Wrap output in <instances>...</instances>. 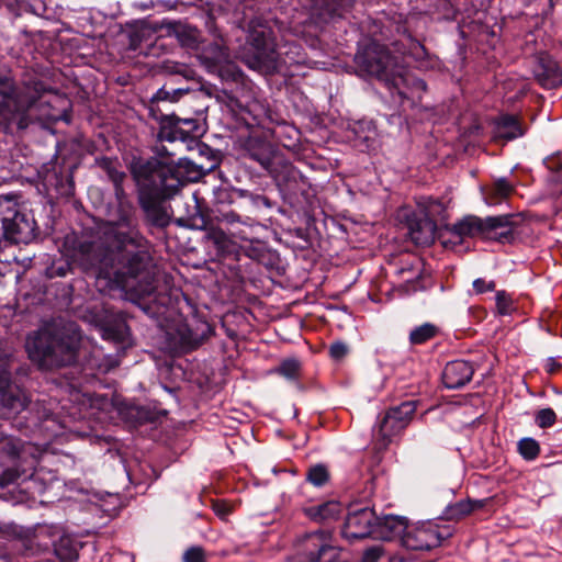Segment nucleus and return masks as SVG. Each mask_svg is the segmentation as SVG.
Here are the masks:
<instances>
[{
	"mask_svg": "<svg viewBox=\"0 0 562 562\" xmlns=\"http://www.w3.org/2000/svg\"><path fill=\"white\" fill-rule=\"evenodd\" d=\"M151 244L138 231H117L106 226L93 234H66L61 250L83 272L108 279L116 288L137 299L138 306L151 318H167L173 311L178 289L156 292V266Z\"/></svg>",
	"mask_w": 562,
	"mask_h": 562,
	"instance_id": "obj_1",
	"label": "nucleus"
},
{
	"mask_svg": "<svg viewBox=\"0 0 562 562\" xmlns=\"http://www.w3.org/2000/svg\"><path fill=\"white\" fill-rule=\"evenodd\" d=\"M130 172L146 220L155 227H167L170 214L164 202L173 199L183 188L181 170L156 158L137 157L131 161Z\"/></svg>",
	"mask_w": 562,
	"mask_h": 562,
	"instance_id": "obj_2",
	"label": "nucleus"
},
{
	"mask_svg": "<svg viewBox=\"0 0 562 562\" xmlns=\"http://www.w3.org/2000/svg\"><path fill=\"white\" fill-rule=\"evenodd\" d=\"M47 93L59 98L34 71H24L16 80L11 69L0 67V130L8 134L26 130L36 121L33 109Z\"/></svg>",
	"mask_w": 562,
	"mask_h": 562,
	"instance_id": "obj_3",
	"label": "nucleus"
},
{
	"mask_svg": "<svg viewBox=\"0 0 562 562\" xmlns=\"http://www.w3.org/2000/svg\"><path fill=\"white\" fill-rule=\"evenodd\" d=\"M355 63L362 72L383 81L403 100L420 99V94L426 91V82L411 76L402 58L392 55L385 45L375 41H371L357 52Z\"/></svg>",
	"mask_w": 562,
	"mask_h": 562,
	"instance_id": "obj_4",
	"label": "nucleus"
},
{
	"mask_svg": "<svg viewBox=\"0 0 562 562\" xmlns=\"http://www.w3.org/2000/svg\"><path fill=\"white\" fill-rule=\"evenodd\" d=\"M67 331L47 327L29 337L26 349L30 358L45 369L65 367L75 362L78 341L76 325L69 323Z\"/></svg>",
	"mask_w": 562,
	"mask_h": 562,
	"instance_id": "obj_5",
	"label": "nucleus"
},
{
	"mask_svg": "<svg viewBox=\"0 0 562 562\" xmlns=\"http://www.w3.org/2000/svg\"><path fill=\"white\" fill-rule=\"evenodd\" d=\"M241 157L259 164L277 180L288 181L295 178L297 170L289 162L280 150L269 140L259 135H249L240 143Z\"/></svg>",
	"mask_w": 562,
	"mask_h": 562,
	"instance_id": "obj_6",
	"label": "nucleus"
},
{
	"mask_svg": "<svg viewBox=\"0 0 562 562\" xmlns=\"http://www.w3.org/2000/svg\"><path fill=\"white\" fill-rule=\"evenodd\" d=\"M49 548H53L59 562H74L79 555L75 540L55 526H41L32 537L20 540L16 544V550L26 557L47 551Z\"/></svg>",
	"mask_w": 562,
	"mask_h": 562,
	"instance_id": "obj_7",
	"label": "nucleus"
},
{
	"mask_svg": "<svg viewBox=\"0 0 562 562\" xmlns=\"http://www.w3.org/2000/svg\"><path fill=\"white\" fill-rule=\"evenodd\" d=\"M248 41L254 48V66L274 68L278 60L272 30L259 18L249 22Z\"/></svg>",
	"mask_w": 562,
	"mask_h": 562,
	"instance_id": "obj_8",
	"label": "nucleus"
},
{
	"mask_svg": "<svg viewBox=\"0 0 562 562\" xmlns=\"http://www.w3.org/2000/svg\"><path fill=\"white\" fill-rule=\"evenodd\" d=\"M1 235L14 244H27L35 236L34 217L15 204L1 210Z\"/></svg>",
	"mask_w": 562,
	"mask_h": 562,
	"instance_id": "obj_9",
	"label": "nucleus"
},
{
	"mask_svg": "<svg viewBox=\"0 0 562 562\" xmlns=\"http://www.w3.org/2000/svg\"><path fill=\"white\" fill-rule=\"evenodd\" d=\"M505 220L503 217H486L482 220L474 215H467L452 225H445L443 231L449 235L446 243L461 244L467 238H476L491 236L488 232L495 226H502Z\"/></svg>",
	"mask_w": 562,
	"mask_h": 562,
	"instance_id": "obj_10",
	"label": "nucleus"
},
{
	"mask_svg": "<svg viewBox=\"0 0 562 562\" xmlns=\"http://www.w3.org/2000/svg\"><path fill=\"white\" fill-rule=\"evenodd\" d=\"M302 562H324L328 558L339 557L340 550L334 544L333 533L328 530H316L306 533L300 548Z\"/></svg>",
	"mask_w": 562,
	"mask_h": 562,
	"instance_id": "obj_11",
	"label": "nucleus"
},
{
	"mask_svg": "<svg viewBox=\"0 0 562 562\" xmlns=\"http://www.w3.org/2000/svg\"><path fill=\"white\" fill-rule=\"evenodd\" d=\"M447 536L438 525L424 522L417 526H407L402 536V544L408 550L429 551L439 547Z\"/></svg>",
	"mask_w": 562,
	"mask_h": 562,
	"instance_id": "obj_12",
	"label": "nucleus"
},
{
	"mask_svg": "<svg viewBox=\"0 0 562 562\" xmlns=\"http://www.w3.org/2000/svg\"><path fill=\"white\" fill-rule=\"evenodd\" d=\"M417 408L416 401H405L390 407L379 423V435L390 441L392 437L403 431L412 422Z\"/></svg>",
	"mask_w": 562,
	"mask_h": 562,
	"instance_id": "obj_13",
	"label": "nucleus"
},
{
	"mask_svg": "<svg viewBox=\"0 0 562 562\" xmlns=\"http://www.w3.org/2000/svg\"><path fill=\"white\" fill-rule=\"evenodd\" d=\"M375 513L369 507L350 510L341 530L342 537L353 541L374 536Z\"/></svg>",
	"mask_w": 562,
	"mask_h": 562,
	"instance_id": "obj_14",
	"label": "nucleus"
},
{
	"mask_svg": "<svg viewBox=\"0 0 562 562\" xmlns=\"http://www.w3.org/2000/svg\"><path fill=\"white\" fill-rule=\"evenodd\" d=\"M237 192L228 188H217L213 199V220L218 223L233 225L235 223L247 224L249 217H243L237 210L231 209L236 202Z\"/></svg>",
	"mask_w": 562,
	"mask_h": 562,
	"instance_id": "obj_15",
	"label": "nucleus"
},
{
	"mask_svg": "<svg viewBox=\"0 0 562 562\" xmlns=\"http://www.w3.org/2000/svg\"><path fill=\"white\" fill-rule=\"evenodd\" d=\"M532 74L537 83L543 89H557L562 86V68L546 53L536 56Z\"/></svg>",
	"mask_w": 562,
	"mask_h": 562,
	"instance_id": "obj_16",
	"label": "nucleus"
},
{
	"mask_svg": "<svg viewBox=\"0 0 562 562\" xmlns=\"http://www.w3.org/2000/svg\"><path fill=\"white\" fill-rule=\"evenodd\" d=\"M10 372L0 369V405L9 413H19L26 408L27 397L23 391L11 385Z\"/></svg>",
	"mask_w": 562,
	"mask_h": 562,
	"instance_id": "obj_17",
	"label": "nucleus"
},
{
	"mask_svg": "<svg viewBox=\"0 0 562 562\" xmlns=\"http://www.w3.org/2000/svg\"><path fill=\"white\" fill-rule=\"evenodd\" d=\"M474 366L465 360L448 362L442 371V383L447 389L457 390L468 384L474 374Z\"/></svg>",
	"mask_w": 562,
	"mask_h": 562,
	"instance_id": "obj_18",
	"label": "nucleus"
},
{
	"mask_svg": "<svg viewBox=\"0 0 562 562\" xmlns=\"http://www.w3.org/2000/svg\"><path fill=\"white\" fill-rule=\"evenodd\" d=\"M201 221V228L205 231L204 239L214 248L217 257L223 258L237 252V244L222 228L215 226L213 220Z\"/></svg>",
	"mask_w": 562,
	"mask_h": 562,
	"instance_id": "obj_19",
	"label": "nucleus"
},
{
	"mask_svg": "<svg viewBox=\"0 0 562 562\" xmlns=\"http://www.w3.org/2000/svg\"><path fill=\"white\" fill-rule=\"evenodd\" d=\"M407 520L405 517L385 515L383 517L375 516L374 536L375 539L391 541L396 537H401L407 529Z\"/></svg>",
	"mask_w": 562,
	"mask_h": 562,
	"instance_id": "obj_20",
	"label": "nucleus"
},
{
	"mask_svg": "<svg viewBox=\"0 0 562 562\" xmlns=\"http://www.w3.org/2000/svg\"><path fill=\"white\" fill-rule=\"evenodd\" d=\"M153 151L156 154L155 158L157 160L169 162L181 170V175L184 179V184L188 181H198L204 175V170L201 167H196L191 161H184V162H180V164L176 165L172 160L173 153H171L164 145V143H160L158 139H157V143L155 144V146L153 147Z\"/></svg>",
	"mask_w": 562,
	"mask_h": 562,
	"instance_id": "obj_21",
	"label": "nucleus"
},
{
	"mask_svg": "<svg viewBox=\"0 0 562 562\" xmlns=\"http://www.w3.org/2000/svg\"><path fill=\"white\" fill-rule=\"evenodd\" d=\"M494 138L506 142L521 137L525 130L518 117L510 114H502L494 122Z\"/></svg>",
	"mask_w": 562,
	"mask_h": 562,
	"instance_id": "obj_22",
	"label": "nucleus"
},
{
	"mask_svg": "<svg viewBox=\"0 0 562 562\" xmlns=\"http://www.w3.org/2000/svg\"><path fill=\"white\" fill-rule=\"evenodd\" d=\"M411 239L416 245H429L435 240L438 224L432 220L420 216L409 221L408 224Z\"/></svg>",
	"mask_w": 562,
	"mask_h": 562,
	"instance_id": "obj_23",
	"label": "nucleus"
},
{
	"mask_svg": "<svg viewBox=\"0 0 562 562\" xmlns=\"http://www.w3.org/2000/svg\"><path fill=\"white\" fill-rule=\"evenodd\" d=\"M154 116L159 121L157 138L160 143H173L176 140L187 142L179 123V116L176 114L161 115L160 117Z\"/></svg>",
	"mask_w": 562,
	"mask_h": 562,
	"instance_id": "obj_24",
	"label": "nucleus"
},
{
	"mask_svg": "<svg viewBox=\"0 0 562 562\" xmlns=\"http://www.w3.org/2000/svg\"><path fill=\"white\" fill-rule=\"evenodd\" d=\"M304 515L315 522H325L336 519L341 513V505L336 501L303 507Z\"/></svg>",
	"mask_w": 562,
	"mask_h": 562,
	"instance_id": "obj_25",
	"label": "nucleus"
},
{
	"mask_svg": "<svg viewBox=\"0 0 562 562\" xmlns=\"http://www.w3.org/2000/svg\"><path fill=\"white\" fill-rule=\"evenodd\" d=\"M484 506L483 501L461 499L454 504L449 505L445 510V516L449 520H460L477 508Z\"/></svg>",
	"mask_w": 562,
	"mask_h": 562,
	"instance_id": "obj_26",
	"label": "nucleus"
},
{
	"mask_svg": "<svg viewBox=\"0 0 562 562\" xmlns=\"http://www.w3.org/2000/svg\"><path fill=\"white\" fill-rule=\"evenodd\" d=\"M95 165L106 173L112 183L125 181L126 173L121 169V164L116 158L98 157L95 158Z\"/></svg>",
	"mask_w": 562,
	"mask_h": 562,
	"instance_id": "obj_27",
	"label": "nucleus"
},
{
	"mask_svg": "<svg viewBox=\"0 0 562 562\" xmlns=\"http://www.w3.org/2000/svg\"><path fill=\"white\" fill-rule=\"evenodd\" d=\"M440 334V328L432 323H424L414 327L408 336L411 345H424Z\"/></svg>",
	"mask_w": 562,
	"mask_h": 562,
	"instance_id": "obj_28",
	"label": "nucleus"
},
{
	"mask_svg": "<svg viewBox=\"0 0 562 562\" xmlns=\"http://www.w3.org/2000/svg\"><path fill=\"white\" fill-rule=\"evenodd\" d=\"M418 205L422 209L424 218L432 220L436 224L446 216V207L437 199L425 198Z\"/></svg>",
	"mask_w": 562,
	"mask_h": 562,
	"instance_id": "obj_29",
	"label": "nucleus"
},
{
	"mask_svg": "<svg viewBox=\"0 0 562 562\" xmlns=\"http://www.w3.org/2000/svg\"><path fill=\"white\" fill-rule=\"evenodd\" d=\"M200 58L207 67H216L226 60L227 53L223 46L212 43L203 49Z\"/></svg>",
	"mask_w": 562,
	"mask_h": 562,
	"instance_id": "obj_30",
	"label": "nucleus"
},
{
	"mask_svg": "<svg viewBox=\"0 0 562 562\" xmlns=\"http://www.w3.org/2000/svg\"><path fill=\"white\" fill-rule=\"evenodd\" d=\"M273 371L288 380H297L301 376L302 363L296 358H286Z\"/></svg>",
	"mask_w": 562,
	"mask_h": 562,
	"instance_id": "obj_31",
	"label": "nucleus"
},
{
	"mask_svg": "<svg viewBox=\"0 0 562 562\" xmlns=\"http://www.w3.org/2000/svg\"><path fill=\"white\" fill-rule=\"evenodd\" d=\"M179 123L187 140L199 138L205 133V126L200 119L179 117Z\"/></svg>",
	"mask_w": 562,
	"mask_h": 562,
	"instance_id": "obj_32",
	"label": "nucleus"
},
{
	"mask_svg": "<svg viewBox=\"0 0 562 562\" xmlns=\"http://www.w3.org/2000/svg\"><path fill=\"white\" fill-rule=\"evenodd\" d=\"M499 217H503L505 222L502 226H495L491 228V232L488 234L491 236L484 237V239H491V240H497L499 243H510L514 239V231L510 227V216L509 215H501Z\"/></svg>",
	"mask_w": 562,
	"mask_h": 562,
	"instance_id": "obj_33",
	"label": "nucleus"
},
{
	"mask_svg": "<svg viewBox=\"0 0 562 562\" xmlns=\"http://www.w3.org/2000/svg\"><path fill=\"white\" fill-rule=\"evenodd\" d=\"M329 480V472L326 465L315 464L311 467L306 472V481L314 486L322 487Z\"/></svg>",
	"mask_w": 562,
	"mask_h": 562,
	"instance_id": "obj_34",
	"label": "nucleus"
},
{
	"mask_svg": "<svg viewBox=\"0 0 562 562\" xmlns=\"http://www.w3.org/2000/svg\"><path fill=\"white\" fill-rule=\"evenodd\" d=\"M514 192V187L506 178L497 179L491 189V199L493 203L507 199Z\"/></svg>",
	"mask_w": 562,
	"mask_h": 562,
	"instance_id": "obj_35",
	"label": "nucleus"
},
{
	"mask_svg": "<svg viewBox=\"0 0 562 562\" xmlns=\"http://www.w3.org/2000/svg\"><path fill=\"white\" fill-rule=\"evenodd\" d=\"M518 451L525 460H535L540 452V446L533 438H522L518 441Z\"/></svg>",
	"mask_w": 562,
	"mask_h": 562,
	"instance_id": "obj_36",
	"label": "nucleus"
},
{
	"mask_svg": "<svg viewBox=\"0 0 562 562\" xmlns=\"http://www.w3.org/2000/svg\"><path fill=\"white\" fill-rule=\"evenodd\" d=\"M496 310L499 315H510L515 310L514 301L506 291L501 290L495 294Z\"/></svg>",
	"mask_w": 562,
	"mask_h": 562,
	"instance_id": "obj_37",
	"label": "nucleus"
},
{
	"mask_svg": "<svg viewBox=\"0 0 562 562\" xmlns=\"http://www.w3.org/2000/svg\"><path fill=\"white\" fill-rule=\"evenodd\" d=\"M544 165L551 172V180L562 182V154H554L544 160Z\"/></svg>",
	"mask_w": 562,
	"mask_h": 562,
	"instance_id": "obj_38",
	"label": "nucleus"
},
{
	"mask_svg": "<svg viewBox=\"0 0 562 562\" xmlns=\"http://www.w3.org/2000/svg\"><path fill=\"white\" fill-rule=\"evenodd\" d=\"M557 414L552 408H542L535 415V423L540 428H548L555 424Z\"/></svg>",
	"mask_w": 562,
	"mask_h": 562,
	"instance_id": "obj_39",
	"label": "nucleus"
},
{
	"mask_svg": "<svg viewBox=\"0 0 562 562\" xmlns=\"http://www.w3.org/2000/svg\"><path fill=\"white\" fill-rule=\"evenodd\" d=\"M183 562H207L205 550L201 546L188 548L182 555Z\"/></svg>",
	"mask_w": 562,
	"mask_h": 562,
	"instance_id": "obj_40",
	"label": "nucleus"
},
{
	"mask_svg": "<svg viewBox=\"0 0 562 562\" xmlns=\"http://www.w3.org/2000/svg\"><path fill=\"white\" fill-rule=\"evenodd\" d=\"M179 94H181V91L179 90H173L172 92H170L166 90L165 87L160 88L150 99V111L154 112V105L159 103L160 101H177Z\"/></svg>",
	"mask_w": 562,
	"mask_h": 562,
	"instance_id": "obj_41",
	"label": "nucleus"
},
{
	"mask_svg": "<svg viewBox=\"0 0 562 562\" xmlns=\"http://www.w3.org/2000/svg\"><path fill=\"white\" fill-rule=\"evenodd\" d=\"M407 40L409 41L408 50L402 52V55L409 54L415 58H420L425 55V47L417 40L413 38L412 35H407Z\"/></svg>",
	"mask_w": 562,
	"mask_h": 562,
	"instance_id": "obj_42",
	"label": "nucleus"
},
{
	"mask_svg": "<svg viewBox=\"0 0 562 562\" xmlns=\"http://www.w3.org/2000/svg\"><path fill=\"white\" fill-rule=\"evenodd\" d=\"M496 286L495 281H486L485 279L479 278L473 281V290L476 294L494 291Z\"/></svg>",
	"mask_w": 562,
	"mask_h": 562,
	"instance_id": "obj_43",
	"label": "nucleus"
},
{
	"mask_svg": "<svg viewBox=\"0 0 562 562\" xmlns=\"http://www.w3.org/2000/svg\"><path fill=\"white\" fill-rule=\"evenodd\" d=\"M348 353V347L345 342L336 341L329 347V356L334 360H341Z\"/></svg>",
	"mask_w": 562,
	"mask_h": 562,
	"instance_id": "obj_44",
	"label": "nucleus"
},
{
	"mask_svg": "<svg viewBox=\"0 0 562 562\" xmlns=\"http://www.w3.org/2000/svg\"><path fill=\"white\" fill-rule=\"evenodd\" d=\"M20 472L14 468L5 469L0 475V485L8 486L20 477Z\"/></svg>",
	"mask_w": 562,
	"mask_h": 562,
	"instance_id": "obj_45",
	"label": "nucleus"
},
{
	"mask_svg": "<svg viewBox=\"0 0 562 562\" xmlns=\"http://www.w3.org/2000/svg\"><path fill=\"white\" fill-rule=\"evenodd\" d=\"M383 554V549L380 546H373L364 550L362 554V562H378Z\"/></svg>",
	"mask_w": 562,
	"mask_h": 562,
	"instance_id": "obj_46",
	"label": "nucleus"
},
{
	"mask_svg": "<svg viewBox=\"0 0 562 562\" xmlns=\"http://www.w3.org/2000/svg\"><path fill=\"white\" fill-rule=\"evenodd\" d=\"M122 209H124V206ZM131 210H132V206H128V211L123 210V213L119 217L117 222L111 224L110 226H114L117 231H120L119 227H123V226L128 227L130 228L128 231H135L134 228H132V212H131Z\"/></svg>",
	"mask_w": 562,
	"mask_h": 562,
	"instance_id": "obj_47",
	"label": "nucleus"
},
{
	"mask_svg": "<svg viewBox=\"0 0 562 562\" xmlns=\"http://www.w3.org/2000/svg\"><path fill=\"white\" fill-rule=\"evenodd\" d=\"M123 183L124 182L113 183L114 195L121 207L125 206V203L127 202L126 192L124 190Z\"/></svg>",
	"mask_w": 562,
	"mask_h": 562,
	"instance_id": "obj_48",
	"label": "nucleus"
},
{
	"mask_svg": "<svg viewBox=\"0 0 562 562\" xmlns=\"http://www.w3.org/2000/svg\"><path fill=\"white\" fill-rule=\"evenodd\" d=\"M213 510L220 517H225L229 514V506L223 501H216L213 503Z\"/></svg>",
	"mask_w": 562,
	"mask_h": 562,
	"instance_id": "obj_49",
	"label": "nucleus"
},
{
	"mask_svg": "<svg viewBox=\"0 0 562 562\" xmlns=\"http://www.w3.org/2000/svg\"><path fill=\"white\" fill-rule=\"evenodd\" d=\"M167 26L184 43V41L182 40V34H183L184 30L179 23L168 22Z\"/></svg>",
	"mask_w": 562,
	"mask_h": 562,
	"instance_id": "obj_50",
	"label": "nucleus"
},
{
	"mask_svg": "<svg viewBox=\"0 0 562 562\" xmlns=\"http://www.w3.org/2000/svg\"><path fill=\"white\" fill-rule=\"evenodd\" d=\"M148 30H149V27H148L147 22L142 21V22L139 23V27L134 32V34H133V36H132V42H134V36H135V37H139V38H140V37H143V36H145V34H146V32H147Z\"/></svg>",
	"mask_w": 562,
	"mask_h": 562,
	"instance_id": "obj_51",
	"label": "nucleus"
},
{
	"mask_svg": "<svg viewBox=\"0 0 562 562\" xmlns=\"http://www.w3.org/2000/svg\"><path fill=\"white\" fill-rule=\"evenodd\" d=\"M560 367H561V364L559 362H557L553 358H549L548 359V361H547V371L549 373L555 372Z\"/></svg>",
	"mask_w": 562,
	"mask_h": 562,
	"instance_id": "obj_52",
	"label": "nucleus"
},
{
	"mask_svg": "<svg viewBox=\"0 0 562 562\" xmlns=\"http://www.w3.org/2000/svg\"><path fill=\"white\" fill-rule=\"evenodd\" d=\"M46 117H47L48 120H56V119H57V115H56V114H54V113H47V114H46Z\"/></svg>",
	"mask_w": 562,
	"mask_h": 562,
	"instance_id": "obj_53",
	"label": "nucleus"
},
{
	"mask_svg": "<svg viewBox=\"0 0 562 562\" xmlns=\"http://www.w3.org/2000/svg\"><path fill=\"white\" fill-rule=\"evenodd\" d=\"M205 327H206L207 331H212L211 327L207 324H205Z\"/></svg>",
	"mask_w": 562,
	"mask_h": 562,
	"instance_id": "obj_54",
	"label": "nucleus"
},
{
	"mask_svg": "<svg viewBox=\"0 0 562 562\" xmlns=\"http://www.w3.org/2000/svg\"><path fill=\"white\" fill-rule=\"evenodd\" d=\"M19 0H12V3H9L8 5H12L13 3H16Z\"/></svg>",
	"mask_w": 562,
	"mask_h": 562,
	"instance_id": "obj_55",
	"label": "nucleus"
}]
</instances>
